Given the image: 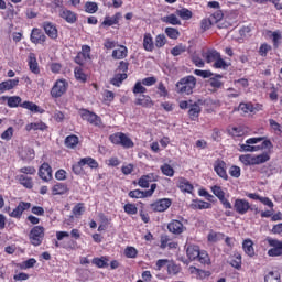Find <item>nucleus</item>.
<instances>
[{"label":"nucleus","mask_w":282,"mask_h":282,"mask_svg":"<svg viewBox=\"0 0 282 282\" xmlns=\"http://www.w3.org/2000/svg\"><path fill=\"white\" fill-rule=\"evenodd\" d=\"M262 142L261 145H251V144H259ZM274 145L272 141L269 139L265 140V137H253L246 140V143L240 144V151H245L247 153H254L257 151H263V149H273Z\"/></svg>","instance_id":"nucleus-1"},{"label":"nucleus","mask_w":282,"mask_h":282,"mask_svg":"<svg viewBox=\"0 0 282 282\" xmlns=\"http://www.w3.org/2000/svg\"><path fill=\"white\" fill-rule=\"evenodd\" d=\"M197 87V78L193 75H187L182 77L175 85L176 94H181L182 96H191L193 94V89Z\"/></svg>","instance_id":"nucleus-2"},{"label":"nucleus","mask_w":282,"mask_h":282,"mask_svg":"<svg viewBox=\"0 0 282 282\" xmlns=\"http://www.w3.org/2000/svg\"><path fill=\"white\" fill-rule=\"evenodd\" d=\"M109 140L117 147H123V149H133L135 143L124 132H116L109 135Z\"/></svg>","instance_id":"nucleus-3"},{"label":"nucleus","mask_w":282,"mask_h":282,"mask_svg":"<svg viewBox=\"0 0 282 282\" xmlns=\"http://www.w3.org/2000/svg\"><path fill=\"white\" fill-rule=\"evenodd\" d=\"M78 113L82 120L88 122L89 124H93V127H98L99 129H101L102 118H100V116H98L96 112L82 108L78 110Z\"/></svg>","instance_id":"nucleus-4"},{"label":"nucleus","mask_w":282,"mask_h":282,"mask_svg":"<svg viewBox=\"0 0 282 282\" xmlns=\"http://www.w3.org/2000/svg\"><path fill=\"white\" fill-rule=\"evenodd\" d=\"M43 239H45V227L37 225L34 226L29 232V241L31 246L35 248L43 243Z\"/></svg>","instance_id":"nucleus-5"},{"label":"nucleus","mask_w":282,"mask_h":282,"mask_svg":"<svg viewBox=\"0 0 282 282\" xmlns=\"http://www.w3.org/2000/svg\"><path fill=\"white\" fill-rule=\"evenodd\" d=\"M158 188V184L153 183L150 186V189L141 191V189H132L128 193V196L131 199H145V197H153V193H155Z\"/></svg>","instance_id":"nucleus-6"},{"label":"nucleus","mask_w":282,"mask_h":282,"mask_svg":"<svg viewBox=\"0 0 282 282\" xmlns=\"http://www.w3.org/2000/svg\"><path fill=\"white\" fill-rule=\"evenodd\" d=\"M67 87L69 84L65 79H57L51 89L52 98H61L67 93Z\"/></svg>","instance_id":"nucleus-7"},{"label":"nucleus","mask_w":282,"mask_h":282,"mask_svg":"<svg viewBox=\"0 0 282 282\" xmlns=\"http://www.w3.org/2000/svg\"><path fill=\"white\" fill-rule=\"evenodd\" d=\"M267 241L270 246V249L267 252L268 257H282V240L267 238Z\"/></svg>","instance_id":"nucleus-8"},{"label":"nucleus","mask_w":282,"mask_h":282,"mask_svg":"<svg viewBox=\"0 0 282 282\" xmlns=\"http://www.w3.org/2000/svg\"><path fill=\"white\" fill-rule=\"evenodd\" d=\"M74 61L77 65H80V67H83L85 63L91 61V47L89 45H83L82 51L77 53Z\"/></svg>","instance_id":"nucleus-9"},{"label":"nucleus","mask_w":282,"mask_h":282,"mask_svg":"<svg viewBox=\"0 0 282 282\" xmlns=\"http://www.w3.org/2000/svg\"><path fill=\"white\" fill-rule=\"evenodd\" d=\"M234 210L238 215H246L248 210H254L252 206H250V202L245 198H237L234 203Z\"/></svg>","instance_id":"nucleus-10"},{"label":"nucleus","mask_w":282,"mask_h":282,"mask_svg":"<svg viewBox=\"0 0 282 282\" xmlns=\"http://www.w3.org/2000/svg\"><path fill=\"white\" fill-rule=\"evenodd\" d=\"M30 41L34 45H45V41H47V35L43 33V31L39 28H33L30 34Z\"/></svg>","instance_id":"nucleus-11"},{"label":"nucleus","mask_w":282,"mask_h":282,"mask_svg":"<svg viewBox=\"0 0 282 282\" xmlns=\"http://www.w3.org/2000/svg\"><path fill=\"white\" fill-rule=\"evenodd\" d=\"M167 230H169V232H171L172 235H175L177 237V236L184 235V232H186V226H184L183 221H180L177 219H172L167 224Z\"/></svg>","instance_id":"nucleus-12"},{"label":"nucleus","mask_w":282,"mask_h":282,"mask_svg":"<svg viewBox=\"0 0 282 282\" xmlns=\"http://www.w3.org/2000/svg\"><path fill=\"white\" fill-rule=\"evenodd\" d=\"M37 175L40 178H42L43 182H52L54 176H53V171L50 163L47 162L42 163L41 166L39 167Z\"/></svg>","instance_id":"nucleus-13"},{"label":"nucleus","mask_w":282,"mask_h":282,"mask_svg":"<svg viewBox=\"0 0 282 282\" xmlns=\"http://www.w3.org/2000/svg\"><path fill=\"white\" fill-rule=\"evenodd\" d=\"M18 155L23 162H32V160L36 158V152L33 150V148L25 145L19 148Z\"/></svg>","instance_id":"nucleus-14"},{"label":"nucleus","mask_w":282,"mask_h":282,"mask_svg":"<svg viewBox=\"0 0 282 282\" xmlns=\"http://www.w3.org/2000/svg\"><path fill=\"white\" fill-rule=\"evenodd\" d=\"M30 208H32L31 203L20 202L18 206L9 213V217H13V219H21V217H23V213H25V210H30Z\"/></svg>","instance_id":"nucleus-15"},{"label":"nucleus","mask_w":282,"mask_h":282,"mask_svg":"<svg viewBox=\"0 0 282 282\" xmlns=\"http://www.w3.org/2000/svg\"><path fill=\"white\" fill-rule=\"evenodd\" d=\"M172 204L173 202L170 198H161L152 203L150 206L154 213H164V210H169V208H171Z\"/></svg>","instance_id":"nucleus-16"},{"label":"nucleus","mask_w":282,"mask_h":282,"mask_svg":"<svg viewBox=\"0 0 282 282\" xmlns=\"http://www.w3.org/2000/svg\"><path fill=\"white\" fill-rule=\"evenodd\" d=\"M42 28L48 39H52V41H56V39H58V28H56L54 22L45 21L42 23Z\"/></svg>","instance_id":"nucleus-17"},{"label":"nucleus","mask_w":282,"mask_h":282,"mask_svg":"<svg viewBox=\"0 0 282 282\" xmlns=\"http://www.w3.org/2000/svg\"><path fill=\"white\" fill-rule=\"evenodd\" d=\"M227 165L224 160L217 159L214 163V171L221 180L228 182V172L226 171Z\"/></svg>","instance_id":"nucleus-18"},{"label":"nucleus","mask_w":282,"mask_h":282,"mask_svg":"<svg viewBox=\"0 0 282 282\" xmlns=\"http://www.w3.org/2000/svg\"><path fill=\"white\" fill-rule=\"evenodd\" d=\"M178 246L180 245L177 243V241L173 240L171 236L169 235L161 236V239H160L161 250H166V248H169V250H177Z\"/></svg>","instance_id":"nucleus-19"},{"label":"nucleus","mask_w":282,"mask_h":282,"mask_svg":"<svg viewBox=\"0 0 282 282\" xmlns=\"http://www.w3.org/2000/svg\"><path fill=\"white\" fill-rule=\"evenodd\" d=\"M158 180H160V176H158L155 173H149L142 175L138 180V186H140V188H149L151 182H158Z\"/></svg>","instance_id":"nucleus-20"},{"label":"nucleus","mask_w":282,"mask_h":282,"mask_svg":"<svg viewBox=\"0 0 282 282\" xmlns=\"http://www.w3.org/2000/svg\"><path fill=\"white\" fill-rule=\"evenodd\" d=\"M120 19H122L121 12H117L112 17L106 15L101 22V28H113V25H120Z\"/></svg>","instance_id":"nucleus-21"},{"label":"nucleus","mask_w":282,"mask_h":282,"mask_svg":"<svg viewBox=\"0 0 282 282\" xmlns=\"http://www.w3.org/2000/svg\"><path fill=\"white\" fill-rule=\"evenodd\" d=\"M246 197H248L249 199H253L254 202H260L261 204H263V206H268V208H274V203L272 202V199L260 196L257 193H247Z\"/></svg>","instance_id":"nucleus-22"},{"label":"nucleus","mask_w":282,"mask_h":282,"mask_svg":"<svg viewBox=\"0 0 282 282\" xmlns=\"http://www.w3.org/2000/svg\"><path fill=\"white\" fill-rule=\"evenodd\" d=\"M59 17L61 19H64L66 23H76L78 21V14L76 12L68 10V9H62L59 10Z\"/></svg>","instance_id":"nucleus-23"},{"label":"nucleus","mask_w":282,"mask_h":282,"mask_svg":"<svg viewBox=\"0 0 282 282\" xmlns=\"http://www.w3.org/2000/svg\"><path fill=\"white\" fill-rule=\"evenodd\" d=\"M14 87H19V77L14 79H7L0 83V94H6V91H11Z\"/></svg>","instance_id":"nucleus-24"},{"label":"nucleus","mask_w":282,"mask_h":282,"mask_svg":"<svg viewBox=\"0 0 282 282\" xmlns=\"http://www.w3.org/2000/svg\"><path fill=\"white\" fill-rule=\"evenodd\" d=\"M203 58L205 59L206 63H216V61L221 56V53H219L215 48H208L206 52L202 54Z\"/></svg>","instance_id":"nucleus-25"},{"label":"nucleus","mask_w":282,"mask_h":282,"mask_svg":"<svg viewBox=\"0 0 282 282\" xmlns=\"http://www.w3.org/2000/svg\"><path fill=\"white\" fill-rule=\"evenodd\" d=\"M28 65L32 74H35V76L41 74V68L39 67V62L36 61V55L34 53H30L28 57Z\"/></svg>","instance_id":"nucleus-26"},{"label":"nucleus","mask_w":282,"mask_h":282,"mask_svg":"<svg viewBox=\"0 0 282 282\" xmlns=\"http://www.w3.org/2000/svg\"><path fill=\"white\" fill-rule=\"evenodd\" d=\"M134 105L150 109V107H153L155 104L153 102V99H151V96L141 95L134 100Z\"/></svg>","instance_id":"nucleus-27"},{"label":"nucleus","mask_w":282,"mask_h":282,"mask_svg":"<svg viewBox=\"0 0 282 282\" xmlns=\"http://www.w3.org/2000/svg\"><path fill=\"white\" fill-rule=\"evenodd\" d=\"M200 252L202 250L197 245H188L186 248V256L187 259H189V261H197V258L199 257Z\"/></svg>","instance_id":"nucleus-28"},{"label":"nucleus","mask_w":282,"mask_h":282,"mask_svg":"<svg viewBox=\"0 0 282 282\" xmlns=\"http://www.w3.org/2000/svg\"><path fill=\"white\" fill-rule=\"evenodd\" d=\"M17 180L19 184H21V186H23L24 188H29V189L34 188V180L32 178V176L19 174L17 176Z\"/></svg>","instance_id":"nucleus-29"},{"label":"nucleus","mask_w":282,"mask_h":282,"mask_svg":"<svg viewBox=\"0 0 282 282\" xmlns=\"http://www.w3.org/2000/svg\"><path fill=\"white\" fill-rule=\"evenodd\" d=\"M191 208L193 210H208L213 208V204L206 200L194 199L192 200Z\"/></svg>","instance_id":"nucleus-30"},{"label":"nucleus","mask_w":282,"mask_h":282,"mask_svg":"<svg viewBox=\"0 0 282 282\" xmlns=\"http://www.w3.org/2000/svg\"><path fill=\"white\" fill-rule=\"evenodd\" d=\"M177 188H180L182 193H188V194L193 193V191L195 189V187L191 184V182L184 177L178 178Z\"/></svg>","instance_id":"nucleus-31"},{"label":"nucleus","mask_w":282,"mask_h":282,"mask_svg":"<svg viewBox=\"0 0 282 282\" xmlns=\"http://www.w3.org/2000/svg\"><path fill=\"white\" fill-rule=\"evenodd\" d=\"M129 54V48L124 45H120L119 48L112 51V58L115 61H122L123 58H127Z\"/></svg>","instance_id":"nucleus-32"},{"label":"nucleus","mask_w":282,"mask_h":282,"mask_svg":"<svg viewBox=\"0 0 282 282\" xmlns=\"http://www.w3.org/2000/svg\"><path fill=\"white\" fill-rule=\"evenodd\" d=\"M242 250L248 257H254V242L252 239L247 238L242 242Z\"/></svg>","instance_id":"nucleus-33"},{"label":"nucleus","mask_w":282,"mask_h":282,"mask_svg":"<svg viewBox=\"0 0 282 282\" xmlns=\"http://www.w3.org/2000/svg\"><path fill=\"white\" fill-rule=\"evenodd\" d=\"M93 265H96V268L105 269L109 268V257L108 256H101L96 257L91 260Z\"/></svg>","instance_id":"nucleus-34"},{"label":"nucleus","mask_w":282,"mask_h":282,"mask_svg":"<svg viewBox=\"0 0 282 282\" xmlns=\"http://www.w3.org/2000/svg\"><path fill=\"white\" fill-rule=\"evenodd\" d=\"M143 50H145V52H153V50H155V43L153 42L151 33H145L143 35Z\"/></svg>","instance_id":"nucleus-35"},{"label":"nucleus","mask_w":282,"mask_h":282,"mask_svg":"<svg viewBox=\"0 0 282 282\" xmlns=\"http://www.w3.org/2000/svg\"><path fill=\"white\" fill-rule=\"evenodd\" d=\"M51 191H52V195L54 196L65 195L66 193L69 192V187H67V184L65 183H56L55 185H53Z\"/></svg>","instance_id":"nucleus-36"},{"label":"nucleus","mask_w":282,"mask_h":282,"mask_svg":"<svg viewBox=\"0 0 282 282\" xmlns=\"http://www.w3.org/2000/svg\"><path fill=\"white\" fill-rule=\"evenodd\" d=\"M26 131H47V126L43 121L28 123L25 126Z\"/></svg>","instance_id":"nucleus-37"},{"label":"nucleus","mask_w":282,"mask_h":282,"mask_svg":"<svg viewBox=\"0 0 282 282\" xmlns=\"http://www.w3.org/2000/svg\"><path fill=\"white\" fill-rule=\"evenodd\" d=\"M199 113H202V107L199 106V104L197 102L191 104L189 110H188V117L192 120H197L199 118Z\"/></svg>","instance_id":"nucleus-38"},{"label":"nucleus","mask_w":282,"mask_h":282,"mask_svg":"<svg viewBox=\"0 0 282 282\" xmlns=\"http://www.w3.org/2000/svg\"><path fill=\"white\" fill-rule=\"evenodd\" d=\"M268 34H271L273 48L279 50V47L281 46V41H282L281 31L280 30H278V31H268Z\"/></svg>","instance_id":"nucleus-39"},{"label":"nucleus","mask_w":282,"mask_h":282,"mask_svg":"<svg viewBox=\"0 0 282 282\" xmlns=\"http://www.w3.org/2000/svg\"><path fill=\"white\" fill-rule=\"evenodd\" d=\"M2 100H7V105L8 107H10L11 109H14L17 107H21V102H22V99L21 97L19 96H12V97H6L3 96L2 97Z\"/></svg>","instance_id":"nucleus-40"},{"label":"nucleus","mask_w":282,"mask_h":282,"mask_svg":"<svg viewBox=\"0 0 282 282\" xmlns=\"http://www.w3.org/2000/svg\"><path fill=\"white\" fill-rule=\"evenodd\" d=\"M20 107L22 109H28L29 111H32L33 113H43V109H41L36 104L32 101H23Z\"/></svg>","instance_id":"nucleus-41"},{"label":"nucleus","mask_w":282,"mask_h":282,"mask_svg":"<svg viewBox=\"0 0 282 282\" xmlns=\"http://www.w3.org/2000/svg\"><path fill=\"white\" fill-rule=\"evenodd\" d=\"M224 78V75L216 74L214 77H209V85L213 89H221L224 87V83L220 80Z\"/></svg>","instance_id":"nucleus-42"},{"label":"nucleus","mask_w":282,"mask_h":282,"mask_svg":"<svg viewBox=\"0 0 282 282\" xmlns=\"http://www.w3.org/2000/svg\"><path fill=\"white\" fill-rule=\"evenodd\" d=\"M79 164L83 166H89V169H98L99 166L98 161L91 156L80 159Z\"/></svg>","instance_id":"nucleus-43"},{"label":"nucleus","mask_w":282,"mask_h":282,"mask_svg":"<svg viewBox=\"0 0 282 282\" xmlns=\"http://www.w3.org/2000/svg\"><path fill=\"white\" fill-rule=\"evenodd\" d=\"M176 17H180L182 21H191V19H193V11L187 8L177 9Z\"/></svg>","instance_id":"nucleus-44"},{"label":"nucleus","mask_w":282,"mask_h":282,"mask_svg":"<svg viewBox=\"0 0 282 282\" xmlns=\"http://www.w3.org/2000/svg\"><path fill=\"white\" fill-rule=\"evenodd\" d=\"M229 265L231 268H235V270H241L242 261H241V256L239 252L234 253L229 260Z\"/></svg>","instance_id":"nucleus-45"},{"label":"nucleus","mask_w":282,"mask_h":282,"mask_svg":"<svg viewBox=\"0 0 282 282\" xmlns=\"http://www.w3.org/2000/svg\"><path fill=\"white\" fill-rule=\"evenodd\" d=\"M78 142L79 139L76 134H70L65 138V147H67V149H76V147H78Z\"/></svg>","instance_id":"nucleus-46"},{"label":"nucleus","mask_w":282,"mask_h":282,"mask_svg":"<svg viewBox=\"0 0 282 282\" xmlns=\"http://www.w3.org/2000/svg\"><path fill=\"white\" fill-rule=\"evenodd\" d=\"M127 78H128L127 73H119L113 76L110 83L115 87H120V85H122V82L127 80Z\"/></svg>","instance_id":"nucleus-47"},{"label":"nucleus","mask_w":282,"mask_h":282,"mask_svg":"<svg viewBox=\"0 0 282 282\" xmlns=\"http://www.w3.org/2000/svg\"><path fill=\"white\" fill-rule=\"evenodd\" d=\"M264 282H281V273L279 271H269L264 275Z\"/></svg>","instance_id":"nucleus-48"},{"label":"nucleus","mask_w":282,"mask_h":282,"mask_svg":"<svg viewBox=\"0 0 282 282\" xmlns=\"http://www.w3.org/2000/svg\"><path fill=\"white\" fill-rule=\"evenodd\" d=\"M196 261L200 262L202 265H210V263H212L210 256L208 254V252L206 250H200Z\"/></svg>","instance_id":"nucleus-49"},{"label":"nucleus","mask_w":282,"mask_h":282,"mask_svg":"<svg viewBox=\"0 0 282 282\" xmlns=\"http://www.w3.org/2000/svg\"><path fill=\"white\" fill-rule=\"evenodd\" d=\"M239 160L245 166H254L256 165V160L252 154H242L239 156Z\"/></svg>","instance_id":"nucleus-50"},{"label":"nucleus","mask_w":282,"mask_h":282,"mask_svg":"<svg viewBox=\"0 0 282 282\" xmlns=\"http://www.w3.org/2000/svg\"><path fill=\"white\" fill-rule=\"evenodd\" d=\"M227 131L232 138H241L246 133L241 127H229Z\"/></svg>","instance_id":"nucleus-51"},{"label":"nucleus","mask_w":282,"mask_h":282,"mask_svg":"<svg viewBox=\"0 0 282 282\" xmlns=\"http://www.w3.org/2000/svg\"><path fill=\"white\" fill-rule=\"evenodd\" d=\"M74 74H75L76 80H78L79 83H87L88 76L87 74H85V70H83L82 67H75Z\"/></svg>","instance_id":"nucleus-52"},{"label":"nucleus","mask_w":282,"mask_h":282,"mask_svg":"<svg viewBox=\"0 0 282 282\" xmlns=\"http://www.w3.org/2000/svg\"><path fill=\"white\" fill-rule=\"evenodd\" d=\"M165 34L169 39H172L173 41H177L180 39V30L175 28L167 26L165 29Z\"/></svg>","instance_id":"nucleus-53"},{"label":"nucleus","mask_w":282,"mask_h":282,"mask_svg":"<svg viewBox=\"0 0 282 282\" xmlns=\"http://www.w3.org/2000/svg\"><path fill=\"white\" fill-rule=\"evenodd\" d=\"M214 69H228L230 64L227 63L226 59L221 58V55L218 57L216 63L213 64Z\"/></svg>","instance_id":"nucleus-54"},{"label":"nucleus","mask_w":282,"mask_h":282,"mask_svg":"<svg viewBox=\"0 0 282 282\" xmlns=\"http://www.w3.org/2000/svg\"><path fill=\"white\" fill-rule=\"evenodd\" d=\"M161 172L163 175H166V177H173V175H175V170L169 163L161 165Z\"/></svg>","instance_id":"nucleus-55"},{"label":"nucleus","mask_w":282,"mask_h":282,"mask_svg":"<svg viewBox=\"0 0 282 282\" xmlns=\"http://www.w3.org/2000/svg\"><path fill=\"white\" fill-rule=\"evenodd\" d=\"M268 52H272V46L268 43H262L258 51L259 56L265 58L268 56Z\"/></svg>","instance_id":"nucleus-56"},{"label":"nucleus","mask_w":282,"mask_h":282,"mask_svg":"<svg viewBox=\"0 0 282 282\" xmlns=\"http://www.w3.org/2000/svg\"><path fill=\"white\" fill-rule=\"evenodd\" d=\"M75 217H80L85 213V203H77L72 210Z\"/></svg>","instance_id":"nucleus-57"},{"label":"nucleus","mask_w":282,"mask_h":282,"mask_svg":"<svg viewBox=\"0 0 282 282\" xmlns=\"http://www.w3.org/2000/svg\"><path fill=\"white\" fill-rule=\"evenodd\" d=\"M164 22L169 23L170 25H182V21H180V19H177V15L173 13L170 15H166L164 18Z\"/></svg>","instance_id":"nucleus-58"},{"label":"nucleus","mask_w":282,"mask_h":282,"mask_svg":"<svg viewBox=\"0 0 282 282\" xmlns=\"http://www.w3.org/2000/svg\"><path fill=\"white\" fill-rule=\"evenodd\" d=\"M19 173H22L21 175H36V167L29 165V166H23L19 170Z\"/></svg>","instance_id":"nucleus-59"},{"label":"nucleus","mask_w":282,"mask_h":282,"mask_svg":"<svg viewBox=\"0 0 282 282\" xmlns=\"http://www.w3.org/2000/svg\"><path fill=\"white\" fill-rule=\"evenodd\" d=\"M144 84H142V82H137L133 86V89H132V93L134 95H138V94H147V87L143 86Z\"/></svg>","instance_id":"nucleus-60"},{"label":"nucleus","mask_w":282,"mask_h":282,"mask_svg":"<svg viewBox=\"0 0 282 282\" xmlns=\"http://www.w3.org/2000/svg\"><path fill=\"white\" fill-rule=\"evenodd\" d=\"M256 165L265 164V162L270 161V154L268 152H263L262 154L256 155Z\"/></svg>","instance_id":"nucleus-61"},{"label":"nucleus","mask_w":282,"mask_h":282,"mask_svg":"<svg viewBox=\"0 0 282 282\" xmlns=\"http://www.w3.org/2000/svg\"><path fill=\"white\" fill-rule=\"evenodd\" d=\"M97 10L98 3L89 1L85 3V12H87L88 14H96Z\"/></svg>","instance_id":"nucleus-62"},{"label":"nucleus","mask_w":282,"mask_h":282,"mask_svg":"<svg viewBox=\"0 0 282 282\" xmlns=\"http://www.w3.org/2000/svg\"><path fill=\"white\" fill-rule=\"evenodd\" d=\"M124 257L127 259H135L138 257V249L135 247H127L124 249Z\"/></svg>","instance_id":"nucleus-63"},{"label":"nucleus","mask_w":282,"mask_h":282,"mask_svg":"<svg viewBox=\"0 0 282 282\" xmlns=\"http://www.w3.org/2000/svg\"><path fill=\"white\" fill-rule=\"evenodd\" d=\"M123 210L127 213V215H138V207L132 203L126 204L123 206Z\"/></svg>","instance_id":"nucleus-64"}]
</instances>
